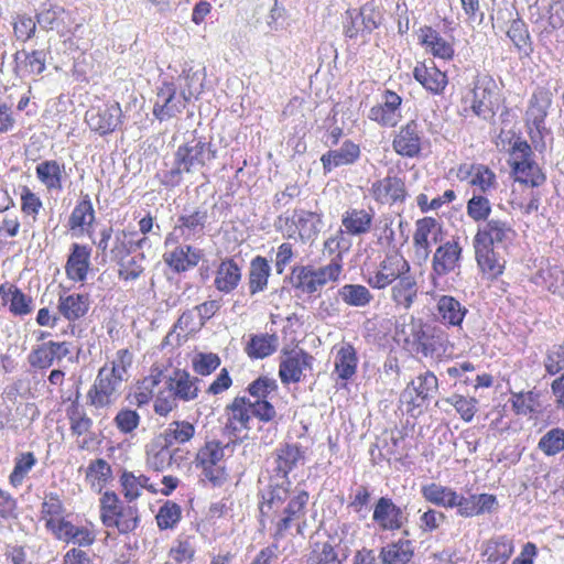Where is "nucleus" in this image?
I'll list each match as a JSON object with an SVG mask.
<instances>
[{
	"label": "nucleus",
	"mask_w": 564,
	"mask_h": 564,
	"mask_svg": "<svg viewBox=\"0 0 564 564\" xmlns=\"http://www.w3.org/2000/svg\"><path fill=\"white\" fill-rule=\"evenodd\" d=\"M308 501L310 494L305 489L291 491L289 484L270 485L259 506L260 523L263 528L269 527L274 541L284 539L292 527L302 534Z\"/></svg>",
	"instance_id": "1"
},
{
	"label": "nucleus",
	"mask_w": 564,
	"mask_h": 564,
	"mask_svg": "<svg viewBox=\"0 0 564 564\" xmlns=\"http://www.w3.org/2000/svg\"><path fill=\"white\" fill-rule=\"evenodd\" d=\"M99 519L106 529L128 535L141 524L138 503L123 500L116 491L105 490L99 497Z\"/></svg>",
	"instance_id": "2"
},
{
	"label": "nucleus",
	"mask_w": 564,
	"mask_h": 564,
	"mask_svg": "<svg viewBox=\"0 0 564 564\" xmlns=\"http://www.w3.org/2000/svg\"><path fill=\"white\" fill-rule=\"evenodd\" d=\"M229 445L220 440H206L196 451L193 459L195 468L204 482L212 488H221L230 479L226 452Z\"/></svg>",
	"instance_id": "3"
},
{
	"label": "nucleus",
	"mask_w": 564,
	"mask_h": 564,
	"mask_svg": "<svg viewBox=\"0 0 564 564\" xmlns=\"http://www.w3.org/2000/svg\"><path fill=\"white\" fill-rule=\"evenodd\" d=\"M344 270L343 256L338 252L328 264L315 268L311 264L295 265L290 283L297 296H315L328 282L339 281Z\"/></svg>",
	"instance_id": "4"
},
{
	"label": "nucleus",
	"mask_w": 564,
	"mask_h": 564,
	"mask_svg": "<svg viewBox=\"0 0 564 564\" xmlns=\"http://www.w3.org/2000/svg\"><path fill=\"white\" fill-rule=\"evenodd\" d=\"M323 225V214L306 210L303 208H294L278 216L275 228L282 232L288 239L300 240L303 243L314 242Z\"/></svg>",
	"instance_id": "5"
},
{
	"label": "nucleus",
	"mask_w": 564,
	"mask_h": 564,
	"mask_svg": "<svg viewBox=\"0 0 564 564\" xmlns=\"http://www.w3.org/2000/svg\"><path fill=\"white\" fill-rule=\"evenodd\" d=\"M508 165L514 182L530 187H539L546 175L534 160V153L527 140L518 138L509 150Z\"/></svg>",
	"instance_id": "6"
},
{
	"label": "nucleus",
	"mask_w": 564,
	"mask_h": 564,
	"mask_svg": "<svg viewBox=\"0 0 564 564\" xmlns=\"http://www.w3.org/2000/svg\"><path fill=\"white\" fill-rule=\"evenodd\" d=\"M406 273H411L410 262L400 250L391 249L368 270L365 281L373 290H386Z\"/></svg>",
	"instance_id": "7"
},
{
	"label": "nucleus",
	"mask_w": 564,
	"mask_h": 564,
	"mask_svg": "<svg viewBox=\"0 0 564 564\" xmlns=\"http://www.w3.org/2000/svg\"><path fill=\"white\" fill-rule=\"evenodd\" d=\"M406 343L412 345L416 354L430 358H440L449 348L448 334L440 326L422 321L411 324V339H406Z\"/></svg>",
	"instance_id": "8"
},
{
	"label": "nucleus",
	"mask_w": 564,
	"mask_h": 564,
	"mask_svg": "<svg viewBox=\"0 0 564 564\" xmlns=\"http://www.w3.org/2000/svg\"><path fill=\"white\" fill-rule=\"evenodd\" d=\"M471 111L485 120L492 119L503 101L496 80L488 74L478 75L471 89Z\"/></svg>",
	"instance_id": "9"
},
{
	"label": "nucleus",
	"mask_w": 564,
	"mask_h": 564,
	"mask_svg": "<svg viewBox=\"0 0 564 564\" xmlns=\"http://www.w3.org/2000/svg\"><path fill=\"white\" fill-rule=\"evenodd\" d=\"M438 390V379L434 372L427 370L420 373L402 391L400 402L411 416L421 414L422 408Z\"/></svg>",
	"instance_id": "10"
},
{
	"label": "nucleus",
	"mask_w": 564,
	"mask_h": 564,
	"mask_svg": "<svg viewBox=\"0 0 564 564\" xmlns=\"http://www.w3.org/2000/svg\"><path fill=\"white\" fill-rule=\"evenodd\" d=\"M217 158V150L204 138L181 144L175 154L174 163L181 165L185 173H194Z\"/></svg>",
	"instance_id": "11"
},
{
	"label": "nucleus",
	"mask_w": 564,
	"mask_h": 564,
	"mask_svg": "<svg viewBox=\"0 0 564 564\" xmlns=\"http://www.w3.org/2000/svg\"><path fill=\"white\" fill-rule=\"evenodd\" d=\"M517 238L513 225L501 218H490L478 226L473 245L507 249Z\"/></svg>",
	"instance_id": "12"
},
{
	"label": "nucleus",
	"mask_w": 564,
	"mask_h": 564,
	"mask_svg": "<svg viewBox=\"0 0 564 564\" xmlns=\"http://www.w3.org/2000/svg\"><path fill=\"white\" fill-rule=\"evenodd\" d=\"M278 390V381L267 375L259 376L247 386L246 391L254 399L251 402L253 403L256 417L260 422L269 423L276 417L275 408L268 398Z\"/></svg>",
	"instance_id": "13"
},
{
	"label": "nucleus",
	"mask_w": 564,
	"mask_h": 564,
	"mask_svg": "<svg viewBox=\"0 0 564 564\" xmlns=\"http://www.w3.org/2000/svg\"><path fill=\"white\" fill-rule=\"evenodd\" d=\"M424 141L421 123L416 119H410L394 132L391 144L401 158L415 159L422 155Z\"/></svg>",
	"instance_id": "14"
},
{
	"label": "nucleus",
	"mask_w": 564,
	"mask_h": 564,
	"mask_svg": "<svg viewBox=\"0 0 564 564\" xmlns=\"http://www.w3.org/2000/svg\"><path fill=\"white\" fill-rule=\"evenodd\" d=\"M369 195L379 205H402L409 197L405 178L388 172L371 183Z\"/></svg>",
	"instance_id": "15"
},
{
	"label": "nucleus",
	"mask_w": 564,
	"mask_h": 564,
	"mask_svg": "<svg viewBox=\"0 0 564 564\" xmlns=\"http://www.w3.org/2000/svg\"><path fill=\"white\" fill-rule=\"evenodd\" d=\"M122 109L118 101H106L90 107L85 113V122L89 129L100 135L113 132L122 122Z\"/></svg>",
	"instance_id": "16"
},
{
	"label": "nucleus",
	"mask_w": 564,
	"mask_h": 564,
	"mask_svg": "<svg viewBox=\"0 0 564 564\" xmlns=\"http://www.w3.org/2000/svg\"><path fill=\"white\" fill-rule=\"evenodd\" d=\"M313 356L302 348H283L279 362V378L284 386L299 383L306 368H311Z\"/></svg>",
	"instance_id": "17"
},
{
	"label": "nucleus",
	"mask_w": 564,
	"mask_h": 564,
	"mask_svg": "<svg viewBox=\"0 0 564 564\" xmlns=\"http://www.w3.org/2000/svg\"><path fill=\"white\" fill-rule=\"evenodd\" d=\"M456 177L479 194H489L498 187L495 171L482 163H460L456 167Z\"/></svg>",
	"instance_id": "18"
},
{
	"label": "nucleus",
	"mask_w": 564,
	"mask_h": 564,
	"mask_svg": "<svg viewBox=\"0 0 564 564\" xmlns=\"http://www.w3.org/2000/svg\"><path fill=\"white\" fill-rule=\"evenodd\" d=\"M96 218V210L90 195L88 193H80L68 216L67 229L73 236L80 237L86 235L91 238Z\"/></svg>",
	"instance_id": "19"
},
{
	"label": "nucleus",
	"mask_w": 564,
	"mask_h": 564,
	"mask_svg": "<svg viewBox=\"0 0 564 564\" xmlns=\"http://www.w3.org/2000/svg\"><path fill=\"white\" fill-rule=\"evenodd\" d=\"M37 22L50 31H56L61 37L72 40L82 24L76 23L72 11L59 6H52L37 15Z\"/></svg>",
	"instance_id": "20"
},
{
	"label": "nucleus",
	"mask_w": 564,
	"mask_h": 564,
	"mask_svg": "<svg viewBox=\"0 0 564 564\" xmlns=\"http://www.w3.org/2000/svg\"><path fill=\"white\" fill-rule=\"evenodd\" d=\"M372 521L380 531L395 532L404 527L408 517L390 497L383 496L373 506Z\"/></svg>",
	"instance_id": "21"
},
{
	"label": "nucleus",
	"mask_w": 564,
	"mask_h": 564,
	"mask_svg": "<svg viewBox=\"0 0 564 564\" xmlns=\"http://www.w3.org/2000/svg\"><path fill=\"white\" fill-rule=\"evenodd\" d=\"M412 75L433 96L443 95L449 83L447 73L441 70L433 59L417 61L413 67Z\"/></svg>",
	"instance_id": "22"
},
{
	"label": "nucleus",
	"mask_w": 564,
	"mask_h": 564,
	"mask_svg": "<svg viewBox=\"0 0 564 564\" xmlns=\"http://www.w3.org/2000/svg\"><path fill=\"white\" fill-rule=\"evenodd\" d=\"M186 99L177 96L176 87L171 82H164L156 91L153 105V116L160 121H166L182 113Z\"/></svg>",
	"instance_id": "23"
},
{
	"label": "nucleus",
	"mask_w": 564,
	"mask_h": 564,
	"mask_svg": "<svg viewBox=\"0 0 564 564\" xmlns=\"http://www.w3.org/2000/svg\"><path fill=\"white\" fill-rule=\"evenodd\" d=\"M401 105L402 97L391 89H386L382 94V102L370 108L368 118L381 127L394 128L402 118Z\"/></svg>",
	"instance_id": "24"
},
{
	"label": "nucleus",
	"mask_w": 564,
	"mask_h": 564,
	"mask_svg": "<svg viewBox=\"0 0 564 564\" xmlns=\"http://www.w3.org/2000/svg\"><path fill=\"white\" fill-rule=\"evenodd\" d=\"M333 376L337 384L346 388L357 375L359 358L356 348L350 343L335 347Z\"/></svg>",
	"instance_id": "25"
},
{
	"label": "nucleus",
	"mask_w": 564,
	"mask_h": 564,
	"mask_svg": "<svg viewBox=\"0 0 564 564\" xmlns=\"http://www.w3.org/2000/svg\"><path fill=\"white\" fill-rule=\"evenodd\" d=\"M274 474L284 479L281 485L291 487L289 475L297 467L300 463H304L305 449L296 443H283L274 449Z\"/></svg>",
	"instance_id": "26"
},
{
	"label": "nucleus",
	"mask_w": 564,
	"mask_h": 564,
	"mask_svg": "<svg viewBox=\"0 0 564 564\" xmlns=\"http://www.w3.org/2000/svg\"><path fill=\"white\" fill-rule=\"evenodd\" d=\"M204 258V251L191 245H176L163 253L166 267L176 274L193 270Z\"/></svg>",
	"instance_id": "27"
},
{
	"label": "nucleus",
	"mask_w": 564,
	"mask_h": 564,
	"mask_svg": "<svg viewBox=\"0 0 564 564\" xmlns=\"http://www.w3.org/2000/svg\"><path fill=\"white\" fill-rule=\"evenodd\" d=\"M463 248L457 239L446 241L436 248L432 259V280L444 276L459 268Z\"/></svg>",
	"instance_id": "28"
},
{
	"label": "nucleus",
	"mask_w": 564,
	"mask_h": 564,
	"mask_svg": "<svg viewBox=\"0 0 564 564\" xmlns=\"http://www.w3.org/2000/svg\"><path fill=\"white\" fill-rule=\"evenodd\" d=\"M227 421L225 427L232 434L250 429V421L256 411L253 403L247 397H235L226 406Z\"/></svg>",
	"instance_id": "29"
},
{
	"label": "nucleus",
	"mask_w": 564,
	"mask_h": 564,
	"mask_svg": "<svg viewBox=\"0 0 564 564\" xmlns=\"http://www.w3.org/2000/svg\"><path fill=\"white\" fill-rule=\"evenodd\" d=\"M419 44L434 58L452 61L455 56L453 41H447L441 33L430 25L420 28L417 33Z\"/></svg>",
	"instance_id": "30"
},
{
	"label": "nucleus",
	"mask_w": 564,
	"mask_h": 564,
	"mask_svg": "<svg viewBox=\"0 0 564 564\" xmlns=\"http://www.w3.org/2000/svg\"><path fill=\"white\" fill-rule=\"evenodd\" d=\"M442 224L434 217H423L415 221L413 247L416 253L427 256L433 243L442 240Z\"/></svg>",
	"instance_id": "31"
},
{
	"label": "nucleus",
	"mask_w": 564,
	"mask_h": 564,
	"mask_svg": "<svg viewBox=\"0 0 564 564\" xmlns=\"http://www.w3.org/2000/svg\"><path fill=\"white\" fill-rule=\"evenodd\" d=\"M91 247L88 245L73 243L65 263V273L68 280L75 283L86 281L90 270Z\"/></svg>",
	"instance_id": "32"
},
{
	"label": "nucleus",
	"mask_w": 564,
	"mask_h": 564,
	"mask_svg": "<svg viewBox=\"0 0 564 564\" xmlns=\"http://www.w3.org/2000/svg\"><path fill=\"white\" fill-rule=\"evenodd\" d=\"M69 354L66 341H46L34 347L28 356L32 368L45 370L53 366L54 361L62 360Z\"/></svg>",
	"instance_id": "33"
},
{
	"label": "nucleus",
	"mask_w": 564,
	"mask_h": 564,
	"mask_svg": "<svg viewBox=\"0 0 564 564\" xmlns=\"http://www.w3.org/2000/svg\"><path fill=\"white\" fill-rule=\"evenodd\" d=\"M498 506V500L491 494H473L465 497L457 492L455 507L457 514L463 518H471L494 511Z\"/></svg>",
	"instance_id": "34"
},
{
	"label": "nucleus",
	"mask_w": 564,
	"mask_h": 564,
	"mask_svg": "<svg viewBox=\"0 0 564 564\" xmlns=\"http://www.w3.org/2000/svg\"><path fill=\"white\" fill-rule=\"evenodd\" d=\"M35 175L48 193H61L67 178L65 164L54 159L40 162L35 167Z\"/></svg>",
	"instance_id": "35"
},
{
	"label": "nucleus",
	"mask_w": 564,
	"mask_h": 564,
	"mask_svg": "<svg viewBox=\"0 0 564 564\" xmlns=\"http://www.w3.org/2000/svg\"><path fill=\"white\" fill-rule=\"evenodd\" d=\"M474 250L477 267L484 279L496 281L505 273L507 260L496 248L474 246Z\"/></svg>",
	"instance_id": "36"
},
{
	"label": "nucleus",
	"mask_w": 564,
	"mask_h": 564,
	"mask_svg": "<svg viewBox=\"0 0 564 564\" xmlns=\"http://www.w3.org/2000/svg\"><path fill=\"white\" fill-rule=\"evenodd\" d=\"M41 520L44 521L45 529L54 534L68 520L65 506L56 492L47 494L41 503Z\"/></svg>",
	"instance_id": "37"
},
{
	"label": "nucleus",
	"mask_w": 564,
	"mask_h": 564,
	"mask_svg": "<svg viewBox=\"0 0 564 564\" xmlns=\"http://www.w3.org/2000/svg\"><path fill=\"white\" fill-rule=\"evenodd\" d=\"M280 339L276 333L249 334L243 351L251 360L265 359L276 352Z\"/></svg>",
	"instance_id": "38"
},
{
	"label": "nucleus",
	"mask_w": 564,
	"mask_h": 564,
	"mask_svg": "<svg viewBox=\"0 0 564 564\" xmlns=\"http://www.w3.org/2000/svg\"><path fill=\"white\" fill-rule=\"evenodd\" d=\"M360 147L351 140H346L339 149L329 150L321 156V162L325 173L336 167L351 165L360 158Z\"/></svg>",
	"instance_id": "39"
},
{
	"label": "nucleus",
	"mask_w": 564,
	"mask_h": 564,
	"mask_svg": "<svg viewBox=\"0 0 564 564\" xmlns=\"http://www.w3.org/2000/svg\"><path fill=\"white\" fill-rule=\"evenodd\" d=\"M390 286L391 301L398 308L408 311L419 299L420 286L416 278L411 273H406L402 279H399Z\"/></svg>",
	"instance_id": "40"
},
{
	"label": "nucleus",
	"mask_w": 564,
	"mask_h": 564,
	"mask_svg": "<svg viewBox=\"0 0 564 564\" xmlns=\"http://www.w3.org/2000/svg\"><path fill=\"white\" fill-rule=\"evenodd\" d=\"M113 480L111 465L104 458L91 459L85 469V482L91 491L100 494Z\"/></svg>",
	"instance_id": "41"
},
{
	"label": "nucleus",
	"mask_w": 564,
	"mask_h": 564,
	"mask_svg": "<svg viewBox=\"0 0 564 564\" xmlns=\"http://www.w3.org/2000/svg\"><path fill=\"white\" fill-rule=\"evenodd\" d=\"M90 308V296L87 293L61 294L58 313L68 322H76L86 316Z\"/></svg>",
	"instance_id": "42"
},
{
	"label": "nucleus",
	"mask_w": 564,
	"mask_h": 564,
	"mask_svg": "<svg viewBox=\"0 0 564 564\" xmlns=\"http://www.w3.org/2000/svg\"><path fill=\"white\" fill-rule=\"evenodd\" d=\"M0 297L9 312L14 316H24L32 312L33 300L19 289L15 284L4 282L0 285Z\"/></svg>",
	"instance_id": "43"
},
{
	"label": "nucleus",
	"mask_w": 564,
	"mask_h": 564,
	"mask_svg": "<svg viewBox=\"0 0 564 564\" xmlns=\"http://www.w3.org/2000/svg\"><path fill=\"white\" fill-rule=\"evenodd\" d=\"M96 531L94 525H75L67 520L61 529L54 534V538L65 543L77 544L76 547H88L96 542Z\"/></svg>",
	"instance_id": "44"
},
{
	"label": "nucleus",
	"mask_w": 564,
	"mask_h": 564,
	"mask_svg": "<svg viewBox=\"0 0 564 564\" xmlns=\"http://www.w3.org/2000/svg\"><path fill=\"white\" fill-rule=\"evenodd\" d=\"M415 555L413 541L400 538L382 546L379 552L381 564H410Z\"/></svg>",
	"instance_id": "45"
},
{
	"label": "nucleus",
	"mask_w": 564,
	"mask_h": 564,
	"mask_svg": "<svg viewBox=\"0 0 564 564\" xmlns=\"http://www.w3.org/2000/svg\"><path fill=\"white\" fill-rule=\"evenodd\" d=\"M467 312L466 306L452 295H442L436 302L437 318L447 327L460 326Z\"/></svg>",
	"instance_id": "46"
},
{
	"label": "nucleus",
	"mask_w": 564,
	"mask_h": 564,
	"mask_svg": "<svg viewBox=\"0 0 564 564\" xmlns=\"http://www.w3.org/2000/svg\"><path fill=\"white\" fill-rule=\"evenodd\" d=\"M198 378L192 377L186 370H175L167 381V388L177 400L189 402L198 397Z\"/></svg>",
	"instance_id": "47"
},
{
	"label": "nucleus",
	"mask_w": 564,
	"mask_h": 564,
	"mask_svg": "<svg viewBox=\"0 0 564 564\" xmlns=\"http://www.w3.org/2000/svg\"><path fill=\"white\" fill-rule=\"evenodd\" d=\"M513 552L512 540L506 535H499L484 543L481 556L487 564H507Z\"/></svg>",
	"instance_id": "48"
},
{
	"label": "nucleus",
	"mask_w": 564,
	"mask_h": 564,
	"mask_svg": "<svg viewBox=\"0 0 564 564\" xmlns=\"http://www.w3.org/2000/svg\"><path fill=\"white\" fill-rule=\"evenodd\" d=\"M241 281V268L232 258L220 261L215 272L214 286L223 293L232 292Z\"/></svg>",
	"instance_id": "49"
},
{
	"label": "nucleus",
	"mask_w": 564,
	"mask_h": 564,
	"mask_svg": "<svg viewBox=\"0 0 564 564\" xmlns=\"http://www.w3.org/2000/svg\"><path fill=\"white\" fill-rule=\"evenodd\" d=\"M373 212L364 208H348L341 217V225L350 236H360L370 231Z\"/></svg>",
	"instance_id": "50"
},
{
	"label": "nucleus",
	"mask_w": 564,
	"mask_h": 564,
	"mask_svg": "<svg viewBox=\"0 0 564 564\" xmlns=\"http://www.w3.org/2000/svg\"><path fill=\"white\" fill-rule=\"evenodd\" d=\"M421 495L425 501L445 509H453L457 499V491L438 482H429L421 487Z\"/></svg>",
	"instance_id": "51"
},
{
	"label": "nucleus",
	"mask_w": 564,
	"mask_h": 564,
	"mask_svg": "<svg viewBox=\"0 0 564 564\" xmlns=\"http://www.w3.org/2000/svg\"><path fill=\"white\" fill-rule=\"evenodd\" d=\"M550 104L551 98L549 91L544 88L536 89L531 96L525 112L527 123L540 130L544 123Z\"/></svg>",
	"instance_id": "52"
},
{
	"label": "nucleus",
	"mask_w": 564,
	"mask_h": 564,
	"mask_svg": "<svg viewBox=\"0 0 564 564\" xmlns=\"http://www.w3.org/2000/svg\"><path fill=\"white\" fill-rule=\"evenodd\" d=\"M271 268L267 258L262 256L254 257L249 267L248 286L249 293L254 295L268 288Z\"/></svg>",
	"instance_id": "53"
},
{
	"label": "nucleus",
	"mask_w": 564,
	"mask_h": 564,
	"mask_svg": "<svg viewBox=\"0 0 564 564\" xmlns=\"http://www.w3.org/2000/svg\"><path fill=\"white\" fill-rule=\"evenodd\" d=\"M66 417L73 436L79 438L91 433L93 420L88 416L77 398L66 408Z\"/></svg>",
	"instance_id": "54"
},
{
	"label": "nucleus",
	"mask_w": 564,
	"mask_h": 564,
	"mask_svg": "<svg viewBox=\"0 0 564 564\" xmlns=\"http://www.w3.org/2000/svg\"><path fill=\"white\" fill-rule=\"evenodd\" d=\"M207 221V210L195 209L189 214H183L178 217L174 227L175 231L185 239H191L204 232Z\"/></svg>",
	"instance_id": "55"
},
{
	"label": "nucleus",
	"mask_w": 564,
	"mask_h": 564,
	"mask_svg": "<svg viewBox=\"0 0 564 564\" xmlns=\"http://www.w3.org/2000/svg\"><path fill=\"white\" fill-rule=\"evenodd\" d=\"M162 380V371L152 368L150 373L139 380L132 393V402L141 408L147 405L154 397V391Z\"/></svg>",
	"instance_id": "56"
},
{
	"label": "nucleus",
	"mask_w": 564,
	"mask_h": 564,
	"mask_svg": "<svg viewBox=\"0 0 564 564\" xmlns=\"http://www.w3.org/2000/svg\"><path fill=\"white\" fill-rule=\"evenodd\" d=\"M133 364V352L129 348L118 349L111 360H108L100 371L113 377L122 382L129 378L128 371Z\"/></svg>",
	"instance_id": "57"
},
{
	"label": "nucleus",
	"mask_w": 564,
	"mask_h": 564,
	"mask_svg": "<svg viewBox=\"0 0 564 564\" xmlns=\"http://www.w3.org/2000/svg\"><path fill=\"white\" fill-rule=\"evenodd\" d=\"M196 554L194 538L178 536L167 552V560L163 564H192Z\"/></svg>",
	"instance_id": "58"
},
{
	"label": "nucleus",
	"mask_w": 564,
	"mask_h": 564,
	"mask_svg": "<svg viewBox=\"0 0 564 564\" xmlns=\"http://www.w3.org/2000/svg\"><path fill=\"white\" fill-rule=\"evenodd\" d=\"M540 392L531 390L527 392H511L510 403L517 415H532L541 412Z\"/></svg>",
	"instance_id": "59"
},
{
	"label": "nucleus",
	"mask_w": 564,
	"mask_h": 564,
	"mask_svg": "<svg viewBox=\"0 0 564 564\" xmlns=\"http://www.w3.org/2000/svg\"><path fill=\"white\" fill-rule=\"evenodd\" d=\"M23 59L20 61L21 53L14 54L17 62L15 72L20 76L40 75L45 69V54L43 51L34 50L30 53H23Z\"/></svg>",
	"instance_id": "60"
},
{
	"label": "nucleus",
	"mask_w": 564,
	"mask_h": 564,
	"mask_svg": "<svg viewBox=\"0 0 564 564\" xmlns=\"http://www.w3.org/2000/svg\"><path fill=\"white\" fill-rule=\"evenodd\" d=\"M196 434V427L186 420L173 421L163 432V438L166 445L186 444L191 442Z\"/></svg>",
	"instance_id": "61"
},
{
	"label": "nucleus",
	"mask_w": 564,
	"mask_h": 564,
	"mask_svg": "<svg viewBox=\"0 0 564 564\" xmlns=\"http://www.w3.org/2000/svg\"><path fill=\"white\" fill-rule=\"evenodd\" d=\"M135 232L120 230L116 234L113 246L110 250L111 258L117 261H123L135 248H141L147 238L135 241Z\"/></svg>",
	"instance_id": "62"
},
{
	"label": "nucleus",
	"mask_w": 564,
	"mask_h": 564,
	"mask_svg": "<svg viewBox=\"0 0 564 564\" xmlns=\"http://www.w3.org/2000/svg\"><path fill=\"white\" fill-rule=\"evenodd\" d=\"M343 562L344 558L329 541L313 543L306 560L307 564H343Z\"/></svg>",
	"instance_id": "63"
},
{
	"label": "nucleus",
	"mask_w": 564,
	"mask_h": 564,
	"mask_svg": "<svg viewBox=\"0 0 564 564\" xmlns=\"http://www.w3.org/2000/svg\"><path fill=\"white\" fill-rule=\"evenodd\" d=\"M182 507L173 501L166 500L160 506L155 514V522L161 531L173 530L182 520Z\"/></svg>",
	"instance_id": "64"
}]
</instances>
